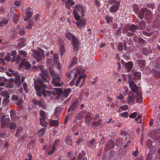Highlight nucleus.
I'll return each instance as SVG.
<instances>
[{"mask_svg": "<svg viewBox=\"0 0 160 160\" xmlns=\"http://www.w3.org/2000/svg\"><path fill=\"white\" fill-rule=\"evenodd\" d=\"M43 66H42L41 68V73L40 75L41 78L38 80L34 79V84L35 89L36 91V93L38 97L42 96V92L40 90V88L42 89L48 88V86L46 84L43 83L44 82L48 83L51 79L50 77L47 70L42 69Z\"/></svg>", "mask_w": 160, "mask_h": 160, "instance_id": "f257e3e1", "label": "nucleus"}, {"mask_svg": "<svg viewBox=\"0 0 160 160\" xmlns=\"http://www.w3.org/2000/svg\"><path fill=\"white\" fill-rule=\"evenodd\" d=\"M73 8H75V9H73V13L74 18L76 20L78 21L80 19V17L78 12V11L81 13V16L82 18L84 16L83 13L85 11V8L82 5L80 4H77L73 7Z\"/></svg>", "mask_w": 160, "mask_h": 160, "instance_id": "f03ea898", "label": "nucleus"}, {"mask_svg": "<svg viewBox=\"0 0 160 160\" xmlns=\"http://www.w3.org/2000/svg\"><path fill=\"white\" fill-rule=\"evenodd\" d=\"M32 55L33 57L36 59V60L38 61H41L42 58L44 56V51L40 49L38 51L36 50H33L32 51Z\"/></svg>", "mask_w": 160, "mask_h": 160, "instance_id": "7ed1b4c3", "label": "nucleus"}, {"mask_svg": "<svg viewBox=\"0 0 160 160\" xmlns=\"http://www.w3.org/2000/svg\"><path fill=\"white\" fill-rule=\"evenodd\" d=\"M52 82L53 85L56 87H59L62 86L63 84L62 81L60 79L59 74L52 78Z\"/></svg>", "mask_w": 160, "mask_h": 160, "instance_id": "20e7f679", "label": "nucleus"}, {"mask_svg": "<svg viewBox=\"0 0 160 160\" xmlns=\"http://www.w3.org/2000/svg\"><path fill=\"white\" fill-rule=\"evenodd\" d=\"M22 67H23V68L28 71H30L31 69V64L28 61L26 60L25 59H23L19 66V68H21Z\"/></svg>", "mask_w": 160, "mask_h": 160, "instance_id": "39448f33", "label": "nucleus"}, {"mask_svg": "<svg viewBox=\"0 0 160 160\" xmlns=\"http://www.w3.org/2000/svg\"><path fill=\"white\" fill-rule=\"evenodd\" d=\"M71 43L72 44L74 52H77L79 48V40L75 36H73L72 41Z\"/></svg>", "mask_w": 160, "mask_h": 160, "instance_id": "423d86ee", "label": "nucleus"}, {"mask_svg": "<svg viewBox=\"0 0 160 160\" xmlns=\"http://www.w3.org/2000/svg\"><path fill=\"white\" fill-rule=\"evenodd\" d=\"M10 119L8 117L6 116H3L1 121H2V128H4L8 126Z\"/></svg>", "mask_w": 160, "mask_h": 160, "instance_id": "0eeeda50", "label": "nucleus"}, {"mask_svg": "<svg viewBox=\"0 0 160 160\" xmlns=\"http://www.w3.org/2000/svg\"><path fill=\"white\" fill-rule=\"evenodd\" d=\"M115 146V143L114 141L110 140L108 141L106 144L105 147L104 148V151L107 152L110 149L113 148Z\"/></svg>", "mask_w": 160, "mask_h": 160, "instance_id": "6e6552de", "label": "nucleus"}, {"mask_svg": "<svg viewBox=\"0 0 160 160\" xmlns=\"http://www.w3.org/2000/svg\"><path fill=\"white\" fill-rule=\"evenodd\" d=\"M152 13L149 10H146L145 13V18L148 22H150L152 17Z\"/></svg>", "mask_w": 160, "mask_h": 160, "instance_id": "1a4fd4ad", "label": "nucleus"}, {"mask_svg": "<svg viewBox=\"0 0 160 160\" xmlns=\"http://www.w3.org/2000/svg\"><path fill=\"white\" fill-rule=\"evenodd\" d=\"M123 47L124 50L126 51L127 49V47L126 45V40L123 41V43L122 42H119L118 43V46L117 47L118 49L121 51L123 50Z\"/></svg>", "mask_w": 160, "mask_h": 160, "instance_id": "9d476101", "label": "nucleus"}, {"mask_svg": "<svg viewBox=\"0 0 160 160\" xmlns=\"http://www.w3.org/2000/svg\"><path fill=\"white\" fill-rule=\"evenodd\" d=\"M31 8L30 7H28L26 9V17L24 18L25 21H26L31 18L32 16V13L30 11Z\"/></svg>", "mask_w": 160, "mask_h": 160, "instance_id": "9b49d317", "label": "nucleus"}, {"mask_svg": "<svg viewBox=\"0 0 160 160\" xmlns=\"http://www.w3.org/2000/svg\"><path fill=\"white\" fill-rule=\"evenodd\" d=\"M120 4V1H118L116 2L112 6L110 9V11L111 12H116L119 8V7Z\"/></svg>", "mask_w": 160, "mask_h": 160, "instance_id": "f8f14e48", "label": "nucleus"}, {"mask_svg": "<svg viewBox=\"0 0 160 160\" xmlns=\"http://www.w3.org/2000/svg\"><path fill=\"white\" fill-rule=\"evenodd\" d=\"M146 9V8H143L138 12V16L140 19L143 18Z\"/></svg>", "mask_w": 160, "mask_h": 160, "instance_id": "ddd939ff", "label": "nucleus"}, {"mask_svg": "<svg viewBox=\"0 0 160 160\" xmlns=\"http://www.w3.org/2000/svg\"><path fill=\"white\" fill-rule=\"evenodd\" d=\"M76 24L79 27L80 29H82V27H84L86 24V21L84 19L80 20L79 22H76Z\"/></svg>", "mask_w": 160, "mask_h": 160, "instance_id": "4468645a", "label": "nucleus"}, {"mask_svg": "<svg viewBox=\"0 0 160 160\" xmlns=\"http://www.w3.org/2000/svg\"><path fill=\"white\" fill-rule=\"evenodd\" d=\"M133 66V63L132 61L128 62L125 64V67L127 69L128 72H129L131 70Z\"/></svg>", "mask_w": 160, "mask_h": 160, "instance_id": "2eb2a0df", "label": "nucleus"}, {"mask_svg": "<svg viewBox=\"0 0 160 160\" xmlns=\"http://www.w3.org/2000/svg\"><path fill=\"white\" fill-rule=\"evenodd\" d=\"M139 29V27L138 26L133 24L130 26L129 28V30L133 32H136V30H138Z\"/></svg>", "mask_w": 160, "mask_h": 160, "instance_id": "dca6fc26", "label": "nucleus"}, {"mask_svg": "<svg viewBox=\"0 0 160 160\" xmlns=\"http://www.w3.org/2000/svg\"><path fill=\"white\" fill-rule=\"evenodd\" d=\"M65 142L67 145H69L70 146H72V140L70 139V136L68 135L66 136L65 139Z\"/></svg>", "mask_w": 160, "mask_h": 160, "instance_id": "f3484780", "label": "nucleus"}, {"mask_svg": "<svg viewBox=\"0 0 160 160\" xmlns=\"http://www.w3.org/2000/svg\"><path fill=\"white\" fill-rule=\"evenodd\" d=\"M138 65L140 67H144L146 66V62L145 60L140 59L137 61Z\"/></svg>", "mask_w": 160, "mask_h": 160, "instance_id": "a211bd4d", "label": "nucleus"}, {"mask_svg": "<svg viewBox=\"0 0 160 160\" xmlns=\"http://www.w3.org/2000/svg\"><path fill=\"white\" fill-rule=\"evenodd\" d=\"M49 70L50 74L51 75L52 78L57 76V75H58L54 71L52 67H50L49 68Z\"/></svg>", "mask_w": 160, "mask_h": 160, "instance_id": "6ab92c4d", "label": "nucleus"}, {"mask_svg": "<svg viewBox=\"0 0 160 160\" xmlns=\"http://www.w3.org/2000/svg\"><path fill=\"white\" fill-rule=\"evenodd\" d=\"M40 114L41 117L39 119L42 120H45L46 118V114L45 112L41 110L40 112Z\"/></svg>", "mask_w": 160, "mask_h": 160, "instance_id": "aec40b11", "label": "nucleus"}, {"mask_svg": "<svg viewBox=\"0 0 160 160\" xmlns=\"http://www.w3.org/2000/svg\"><path fill=\"white\" fill-rule=\"evenodd\" d=\"M58 121L57 120H50L49 121V125L51 126H57L59 125Z\"/></svg>", "mask_w": 160, "mask_h": 160, "instance_id": "412c9836", "label": "nucleus"}, {"mask_svg": "<svg viewBox=\"0 0 160 160\" xmlns=\"http://www.w3.org/2000/svg\"><path fill=\"white\" fill-rule=\"evenodd\" d=\"M86 77V75L85 74H83L82 75L80 76L75 84V86H77L78 84L80 83V81H81V79H83V78H85Z\"/></svg>", "mask_w": 160, "mask_h": 160, "instance_id": "4be33fe9", "label": "nucleus"}, {"mask_svg": "<svg viewBox=\"0 0 160 160\" xmlns=\"http://www.w3.org/2000/svg\"><path fill=\"white\" fill-rule=\"evenodd\" d=\"M77 58L76 57H73L71 61V64L69 67V68H71L73 66L75 65L77 62Z\"/></svg>", "mask_w": 160, "mask_h": 160, "instance_id": "5701e85b", "label": "nucleus"}, {"mask_svg": "<svg viewBox=\"0 0 160 160\" xmlns=\"http://www.w3.org/2000/svg\"><path fill=\"white\" fill-rule=\"evenodd\" d=\"M42 89V93L43 96L44 97H45L47 96H50V95L52 94L50 91H49L45 90H44V89H42V88H40L41 89Z\"/></svg>", "mask_w": 160, "mask_h": 160, "instance_id": "b1692460", "label": "nucleus"}, {"mask_svg": "<svg viewBox=\"0 0 160 160\" xmlns=\"http://www.w3.org/2000/svg\"><path fill=\"white\" fill-rule=\"evenodd\" d=\"M46 132V128H42L38 132V134L39 137L42 136Z\"/></svg>", "mask_w": 160, "mask_h": 160, "instance_id": "393cba45", "label": "nucleus"}, {"mask_svg": "<svg viewBox=\"0 0 160 160\" xmlns=\"http://www.w3.org/2000/svg\"><path fill=\"white\" fill-rule=\"evenodd\" d=\"M71 92V89L70 88H68L67 89L64 90L63 92V96L65 97L68 96L69 94Z\"/></svg>", "mask_w": 160, "mask_h": 160, "instance_id": "a878e982", "label": "nucleus"}, {"mask_svg": "<svg viewBox=\"0 0 160 160\" xmlns=\"http://www.w3.org/2000/svg\"><path fill=\"white\" fill-rule=\"evenodd\" d=\"M92 120V117L91 116L90 113H88L85 118V122H89Z\"/></svg>", "mask_w": 160, "mask_h": 160, "instance_id": "bb28decb", "label": "nucleus"}, {"mask_svg": "<svg viewBox=\"0 0 160 160\" xmlns=\"http://www.w3.org/2000/svg\"><path fill=\"white\" fill-rule=\"evenodd\" d=\"M0 94L4 98L10 96L9 93L8 91L6 90L2 91L0 92Z\"/></svg>", "mask_w": 160, "mask_h": 160, "instance_id": "cd10ccee", "label": "nucleus"}, {"mask_svg": "<svg viewBox=\"0 0 160 160\" xmlns=\"http://www.w3.org/2000/svg\"><path fill=\"white\" fill-rule=\"evenodd\" d=\"M23 131V129L22 127H20L18 128L17 129V132L15 134V136L16 137L18 136V135H19L20 136H21V133L22 132V131Z\"/></svg>", "mask_w": 160, "mask_h": 160, "instance_id": "c85d7f7f", "label": "nucleus"}, {"mask_svg": "<svg viewBox=\"0 0 160 160\" xmlns=\"http://www.w3.org/2000/svg\"><path fill=\"white\" fill-rule=\"evenodd\" d=\"M73 36H75L69 32H67L65 34V37L68 40H71V39H72Z\"/></svg>", "mask_w": 160, "mask_h": 160, "instance_id": "c756f323", "label": "nucleus"}, {"mask_svg": "<svg viewBox=\"0 0 160 160\" xmlns=\"http://www.w3.org/2000/svg\"><path fill=\"white\" fill-rule=\"evenodd\" d=\"M8 53L10 56H11L13 57L12 60V62H15L16 52L15 51H13L12 52V53Z\"/></svg>", "mask_w": 160, "mask_h": 160, "instance_id": "7c9ffc66", "label": "nucleus"}, {"mask_svg": "<svg viewBox=\"0 0 160 160\" xmlns=\"http://www.w3.org/2000/svg\"><path fill=\"white\" fill-rule=\"evenodd\" d=\"M17 126V124L14 122H11L10 123L9 125V128L11 130L15 129Z\"/></svg>", "mask_w": 160, "mask_h": 160, "instance_id": "2f4dec72", "label": "nucleus"}, {"mask_svg": "<svg viewBox=\"0 0 160 160\" xmlns=\"http://www.w3.org/2000/svg\"><path fill=\"white\" fill-rule=\"evenodd\" d=\"M146 25V24L144 21L142 20L140 22L139 26L141 29H144Z\"/></svg>", "mask_w": 160, "mask_h": 160, "instance_id": "473e14b6", "label": "nucleus"}, {"mask_svg": "<svg viewBox=\"0 0 160 160\" xmlns=\"http://www.w3.org/2000/svg\"><path fill=\"white\" fill-rule=\"evenodd\" d=\"M101 122V119H99L97 121H95L92 122V125L95 127H98L100 126Z\"/></svg>", "mask_w": 160, "mask_h": 160, "instance_id": "72a5a7b5", "label": "nucleus"}, {"mask_svg": "<svg viewBox=\"0 0 160 160\" xmlns=\"http://www.w3.org/2000/svg\"><path fill=\"white\" fill-rule=\"evenodd\" d=\"M112 17H110L108 15H107L105 16V19L106 22L108 23L112 22Z\"/></svg>", "mask_w": 160, "mask_h": 160, "instance_id": "f704fd0d", "label": "nucleus"}, {"mask_svg": "<svg viewBox=\"0 0 160 160\" xmlns=\"http://www.w3.org/2000/svg\"><path fill=\"white\" fill-rule=\"evenodd\" d=\"M38 105L39 107H42L43 109H45L46 108V105L40 101H38Z\"/></svg>", "mask_w": 160, "mask_h": 160, "instance_id": "c9c22d12", "label": "nucleus"}, {"mask_svg": "<svg viewBox=\"0 0 160 160\" xmlns=\"http://www.w3.org/2000/svg\"><path fill=\"white\" fill-rule=\"evenodd\" d=\"M128 99L127 102L128 103H133L134 100V98L132 96H128Z\"/></svg>", "mask_w": 160, "mask_h": 160, "instance_id": "e433bc0d", "label": "nucleus"}, {"mask_svg": "<svg viewBox=\"0 0 160 160\" xmlns=\"http://www.w3.org/2000/svg\"><path fill=\"white\" fill-rule=\"evenodd\" d=\"M138 42L139 44H145L147 43V42L141 37L139 38Z\"/></svg>", "mask_w": 160, "mask_h": 160, "instance_id": "4c0bfd02", "label": "nucleus"}, {"mask_svg": "<svg viewBox=\"0 0 160 160\" xmlns=\"http://www.w3.org/2000/svg\"><path fill=\"white\" fill-rule=\"evenodd\" d=\"M10 97L8 96L6 97H5L3 100V104L5 105L7 104L9 102V98Z\"/></svg>", "mask_w": 160, "mask_h": 160, "instance_id": "58836bf2", "label": "nucleus"}, {"mask_svg": "<svg viewBox=\"0 0 160 160\" xmlns=\"http://www.w3.org/2000/svg\"><path fill=\"white\" fill-rule=\"evenodd\" d=\"M130 87L133 92H136L138 89V87H137L136 85H131L130 84Z\"/></svg>", "mask_w": 160, "mask_h": 160, "instance_id": "ea45409f", "label": "nucleus"}, {"mask_svg": "<svg viewBox=\"0 0 160 160\" xmlns=\"http://www.w3.org/2000/svg\"><path fill=\"white\" fill-rule=\"evenodd\" d=\"M60 55L62 57L65 53V48L63 45H61L59 49Z\"/></svg>", "mask_w": 160, "mask_h": 160, "instance_id": "a19ab883", "label": "nucleus"}, {"mask_svg": "<svg viewBox=\"0 0 160 160\" xmlns=\"http://www.w3.org/2000/svg\"><path fill=\"white\" fill-rule=\"evenodd\" d=\"M39 120L41 125L42 127H46L48 125L47 122L45 121V120Z\"/></svg>", "mask_w": 160, "mask_h": 160, "instance_id": "79ce46f5", "label": "nucleus"}, {"mask_svg": "<svg viewBox=\"0 0 160 160\" xmlns=\"http://www.w3.org/2000/svg\"><path fill=\"white\" fill-rule=\"evenodd\" d=\"M148 48H144L142 49V53L145 55H147L148 54Z\"/></svg>", "mask_w": 160, "mask_h": 160, "instance_id": "37998d69", "label": "nucleus"}, {"mask_svg": "<svg viewBox=\"0 0 160 160\" xmlns=\"http://www.w3.org/2000/svg\"><path fill=\"white\" fill-rule=\"evenodd\" d=\"M18 99L19 97L18 96L15 95H13L11 97V100L15 102L18 101Z\"/></svg>", "mask_w": 160, "mask_h": 160, "instance_id": "c03bdc74", "label": "nucleus"}, {"mask_svg": "<svg viewBox=\"0 0 160 160\" xmlns=\"http://www.w3.org/2000/svg\"><path fill=\"white\" fill-rule=\"evenodd\" d=\"M56 149V146H54V145H53L51 150L49 151L48 153V155H50L52 154L54 152Z\"/></svg>", "mask_w": 160, "mask_h": 160, "instance_id": "a18cd8bd", "label": "nucleus"}, {"mask_svg": "<svg viewBox=\"0 0 160 160\" xmlns=\"http://www.w3.org/2000/svg\"><path fill=\"white\" fill-rule=\"evenodd\" d=\"M23 102V100L20 98L19 99V100L16 102V105L18 106L21 107Z\"/></svg>", "mask_w": 160, "mask_h": 160, "instance_id": "49530a36", "label": "nucleus"}, {"mask_svg": "<svg viewBox=\"0 0 160 160\" xmlns=\"http://www.w3.org/2000/svg\"><path fill=\"white\" fill-rule=\"evenodd\" d=\"M121 117L127 118L128 117V114L127 112H125L123 113H121L120 114Z\"/></svg>", "mask_w": 160, "mask_h": 160, "instance_id": "de8ad7c7", "label": "nucleus"}, {"mask_svg": "<svg viewBox=\"0 0 160 160\" xmlns=\"http://www.w3.org/2000/svg\"><path fill=\"white\" fill-rule=\"evenodd\" d=\"M77 103L76 102H74L72 105H71L70 107L71 109V111H73L74 108L76 107Z\"/></svg>", "mask_w": 160, "mask_h": 160, "instance_id": "09e8293b", "label": "nucleus"}, {"mask_svg": "<svg viewBox=\"0 0 160 160\" xmlns=\"http://www.w3.org/2000/svg\"><path fill=\"white\" fill-rule=\"evenodd\" d=\"M19 20L18 17L17 15L15 14L13 17V21L14 22H17Z\"/></svg>", "mask_w": 160, "mask_h": 160, "instance_id": "8fccbe9b", "label": "nucleus"}, {"mask_svg": "<svg viewBox=\"0 0 160 160\" xmlns=\"http://www.w3.org/2000/svg\"><path fill=\"white\" fill-rule=\"evenodd\" d=\"M95 141V140L93 139L91 141L88 142V145L90 147H92V146H93L94 145V142Z\"/></svg>", "mask_w": 160, "mask_h": 160, "instance_id": "3c124183", "label": "nucleus"}, {"mask_svg": "<svg viewBox=\"0 0 160 160\" xmlns=\"http://www.w3.org/2000/svg\"><path fill=\"white\" fill-rule=\"evenodd\" d=\"M53 89L57 92V93H62L63 92L61 88H54Z\"/></svg>", "mask_w": 160, "mask_h": 160, "instance_id": "603ef678", "label": "nucleus"}, {"mask_svg": "<svg viewBox=\"0 0 160 160\" xmlns=\"http://www.w3.org/2000/svg\"><path fill=\"white\" fill-rule=\"evenodd\" d=\"M15 82L16 86L19 88L21 85V80H15Z\"/></svg>", "mask_w": 160, "mask_h": 160, "instance_id": "864d4df0", "label": "nucleus"}, {"mask_svg": "<svg viewBox=\"0 0 160 160\" xmlns=\"http://www.w3.org/2000/svg\"><path fill=\"white\" fill-rule=\"evenodd\" d=\"M139 8L136 5H134V8H133V11L135 12L138 13V12H139Z\"/></svg>", "mask_w": 160, "mask_h": 160, "instance_id": "5fc2aeb1", "label": "nucleus"}, {"mask_svg": "<svg viewBox=\"0 0 160 160\" xmlns=\"http://www.w3.org/2000/svg\"><path fill=\"white\" fill-rule=\"evenodd\" d=\"M16 112L13 109H11L10 111V117L11 118H13L15 115Z\"/></svg>", "mask_w": 160, "mask_h": 160, "instance_id": "6e6d98bb", "label": "nucleus"}, {"mask_svg": "<svg viewBox=\"0 0 160 160\" xmlns=\"http://www.w3.org/2000/svg\"><path fill=\"white\" fill-rule=\"evenodd\" d=\"M25 40L19 42L18 44V46L19 47L21 48L25 46Z\"/></svg>", "mask_w": 160, "mask_h": 160, "instance_id": "4d7b16f0", "label": "nucleus"}, {"mask_svg": "<svg viewBox=\"0 0 160 160\" xmlns=\"http://www.w3.org/2000/svg\"><path fill=\"white\" fill-rule=\"evenodd\" d=\"M8 22V21L6 19H4L2 20L0 22V26H1L3 24H6Z\"/></svg>", "mask_w": 160, "mask_h": 160, "instance_id": "13d9d810", "label": "nucleus"}, {"mask_svg": "<svg viewBox=\"0 0 160 160\" xmlns=\"http://www.w3.org/2000/svg\"><path fill=\"white\" fill-rule=\"evenodd\" d=\"M5 60L8 62H10L11 61L10 56L8 53V55L5 57Z\"/></svg>", "mask_w": 160, "mask_h": 160, "instance_id": "bf43d9fd", "label": "nucleus"}, {"mask_svg": "<svg viewBox=\"0 0 160 160\" xmlns=\"http://www.w3.org/2000/svg\"><path fill=\"white\" fill-rule=\"evenodd\" d=\"M84 142L82 139L80 138L78 139L76 141V143H77L79 145H80L81 142Z\"/></svg>", "mask_w": 160, "mask_h": 160, "instance_id": "052dcab7", "label": "nucleus"}, {"mask_svg": "<svg viewBox=\"0 0 160 160\" xmlns=\"http://www.w3.org/2000/svg\"><path fill=\"white\" fill-rule=\"evenodd\" d=\"M137 116V112H134L131 113L129 116V117L131 118H133L136 117Z\"/></svg>", "mask_w": 160, "mask_h": 160, "instance_id": "680f3d73", "label": "nucleus"}, {"mask_svg": "<svg viewBox=\"0 0 160 160\" xmlns=\"http://www.w3.org/2000/svg\"><path fill=\"white\" fill-rule=\"evenodd\" d=\"M58 55L57 53L55 54L53 57V59L54 62H56L58 58Z\"/></svg>", "mask_w": 160, "mask_h": 160, "instance_id": "e2e57ef3", "label": "nucleus"}, {"mask_svg": "<svg viewBox=\"0 0 160 160\" xmlns=\"http://www.w3.org/2000/svg\"><path fill=\"white\" fill-rule=\"evenodd\" d=\"M148 6L149 8L152 10L155 8V4L153 3H150L148 5Z\"/></svg>", "mask_w": 160, "mask_h": 160, "instance_id": "0e129e2a", "label": "nucleus"}, {"mask_svg": "<svg viewBox=\"0 0 160 160\" xmlns=\"http://www.w3.org/2000/svg\"><path fill=\"white\" fill-rule=\"evenodd\" d=\"M127 134V132L125 130H121L120 132V134L124 136H126Z\"/></svg>", "mask_w": 160, "mask_h": 160, "instance_id": "69168bd1", "label": "nucleus"}, {"mask_svg": "<svg viewBox=\"0 0 160 160\" xmlns=\"http://www.w3.org/2000/svg\"><path fill=\"white\" fill-rule=\"evenodd\" d=\"M120 108L122 110H125L128 108V106L127 105L121 106Z\"/></svg>", "mask_w": 160, "mask_h": 160, "instance_id": "338daca9", "label": "nucleus"}, {"mask_svg": "<svg viewBox=\"0 0 160 160\" xmlns=\"http://www.w3.org/2000/svg\"><path fill=\"white\" fill-rule=\"evenodd\" d=\"M152 156L150 153L148 154L146 157V160H152Z\"/></svg>", "mask_w": 160, "mask_h": 160, "instance_id": "774afa93", "label": "nucleus"}]
</instances>
